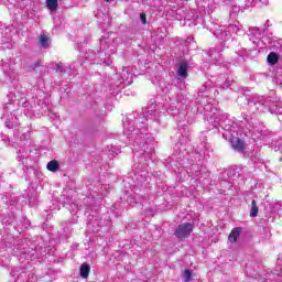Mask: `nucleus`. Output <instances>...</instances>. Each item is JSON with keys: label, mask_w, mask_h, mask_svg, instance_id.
Here are the masks:
<instances>
[{"label": "nucleus", "mask_w": 282, "mask_h": 282, "mask_svg": "<svg viewBox=\"0 0 282 282\" xmlns=\"http://www.w3.org/2000/svg\"><path fill=\"white\" fill-rule=\"evenodd\" d=\"M40 45L44 47V50H47V47H50V37L47 35H41Z\"/></svg>", "instance_id": "nucleus-21"}, {"label": "nucleus", "mask_w": 282, "mask_h": 282, "mask_svg": "<svg viewBox=\"0 0 282 282\" xmlns=\"http://www.w3.org/2000/svg\"><path fill=\"white\" fill-rule=\"evenodd\" d=\"M3 74L6 76V82L11 85H17L19 83V72L15 70L14 66L10 65L9 62L1 61Z\"/></svg>", "instance_id": "nucleus-4"}, {"label": "nucleus", "mask_w": 282, "mask_h": 282, "mask_svg": "<svg viewBox=\"0 0 282 282\" xmlns=\"http://www.w3.org/2000/svg\"><path fill=\"white\" fill-rule=\"evenodd\" d=\"M30 137L28 135V134H22L21 137H20V140H28Z\"/></svg>", "instance_id": "nucleus-27"}, {"label": "nucleus", "mask_w": 282, "mask_h": 282, "mask_svg": "<svg viewBox=\"0 0 282 282\" xmlns=\"http://www.w3.org/2000/svg\"><path fill=\"white\" fill-rule=\"evenodd\" d=\"M273 85H275V87H282V72L275 73V76L273 77Z\"/></svg>", "instance_id": "nucleus-20"}, {"label": "nucleus", "mask_w": 282, "mask_h": 282, "mask_svg": "<svg viewBox=\"0 0 282 282\" xmlns=\"http://www.w3.org/2000/svg\"><path fill=\"white\" fill-rule=\"evenodd\" d=\"M215 35L220 41H228L230 39V31H228V28L226 26H219L216 30Z\"/></svg>", "instance_id": "nucleus-9"}, {"label": "nucleus", "mask_w": 282, "mask_h": 282, "mask_svg": "<svg viewBox=\"0 0 282 282\" xmlns=\"http://www.w3.org/2000/svg\"><path fill=\"white\" fill-rule=\"evenodd\" d=\"M227 6H230L231 12H232L234 14H237V12H239V10H240L239 7L236 6L235 2H232V1H229V2L227 3Z\"/></svg>", "instance_id": "nucleus-24"}, {"label": "nucleus", "mask_w": 282, "mask_h": 282, "mask_svg": "<svg viewBox=\"0 0 282 282\" xmlns=\"http://www.w3.org/2000/svg\"><path fill=\"white\" fill-rule=\"evenodd\" d=\"M89 270H90L89 264H87V263L82 264V267L79 269L82 279H88L89 278Z\"/></svg>", "instance_id": "nucleus-18"}, {"label": "nucleus", "mask_w": 282, "mask_h": 282, "mask_svg": "<svg viewBox=\"0 0 282 282\" xmlns=\"http://www.w3.org/2000/svg\"><path fill=\"white\" fill-rule=\"evenodd\" d=\"M250 109H257L258 111H263L268 109L271 113L282 115V102L281 100L272 97H263L254 95L249 101Z\"/></svg>", "instance_id": "nucleus-2"}, {"label": "nucleus", "mask_w": 282, "mask_h": 282, "mask_svg": "<svg viewBox=\"0 0 282 282\" xmlns=\"http://www.w3.org/2000/svg\"><path fill=\"white\" fill-rule=\"evenodd\" d=\"M223 52H224V43H219L218 45L209 50L208 52L209 58L218 63L219 58H221Z\"/></svg>", "instance_id": "nucleus-8"}, {"label": "nucleus", "mask_w": 282, "mask_h": 282, "mask_svg": "<svg viewBox=\"0 0 282 282\" xmlns=\"http://www.w3.org/2000/svg\"><path fill=\"white\" fill-rule=\"evenodd\" d=\"M183 142H184V139H181L180 142L176 144V148L180 149V147H182Z\"/></svg>", "instance_id": "nucleus-28"}, {"label": "nucleus", "mask_w": 282, "mask_h": 282, "mask_svg": "<svg viewBox=\"0 0 282 282\" xmlns=\"http://www.w3.org/2000/svg\"><path fill=\"white\" fill-rule=\"evenodd\" d=\"M238 56H239L240 58H243L245 56H248V51H247V50L240 51L239 54H238Z\"/></svg>", "instance_id": "nucleus-26"}, {"label": "nucleus", "mask_w": 282, "mask_h": 282, "mask_svg": "<svg viewBox=\"0 0 282 282\" xmlns=\"http://www.w3.org/2000/svg\"><path fill=\"white\" fill-rule=\"evenodd\" d=\"M46 8L50 12H56L58 10V0H46Z\"/></svg>", "instance_id": "nucleus-16"}, {"label": "nucleus", "mask_w": 282, "mask_h": 282, "mask_svg": "<svg viewBox=\"0 0 282 282\" xmlns=\"http://www.w3.org/2000/svg\"><path fill=\"white\" fill-rule=\"evenodd\" d=\"M47 171H51L52 173H56L61 169V165L58 164V161L52 160L46 165Z\"/></svg>", "instance_id": "nucleus-15"}, {"label": "nucleus", "mask_w": 282, "mask_h": 282, "mask_svg": "<svg viewBox=\"0 0 282 282\" xmlns=\"http://www.w3.org/2000/svg\"><path fill=\"white\" fill-rule=\"evenodd\" d=\"M258 215H259V207L257 206V200H252L250 217H257Z\"/></svg>", "instance_id": "nucleus-22"}, {"label": "nucleus", "mask_w": 282, "mask_h": 282, "mask_svg": "<svg viewBox=\"0 0 282 282\" xmlns=\"http://www.w3.org/2000/svg\"><path fill=\"white\" fill-rule=\"evenodd\" d=\"M140 19L143 25H147V14L140 13Z\"/></svg>", "instance_id": "nucleus-25"}, {"label": "nucleus", "mask_w": 282, "mask_h": 282, "mask_svg": "<svg viewBox=\"0 0 282 282\" xmlns=\"http://www.w3.org/2000/svg\"><path fill=\"white\" fill-rule=\"evenodd\" d=\"M11 274H12L13 276H17V271H12Z\"/></svg>", "instance_id": "nucleus-31"}, {"label": "nucleus", "mask_w": 282, "mask_h": 282, "mask_svg": "<svg viewBox=\"0 0 282 282\" xmlns=\"http://www.w3.org/2000/svg\"><path fill=\"white\" fill-rule=\"evenodd\" d=\"M191 279H193V271L187 269V270L184 271L183 281L188 282V281H191Z\"/></svg>", "instance_id": "nucleus-23"}, {"label": "nucleus", "mask_w": 282, "mask_h": 282, "mask_svg": "<svg viewBox=\"0 0 282 282\" xmlns=\"http://www.w3.org/2000/svg\"><path fill=\"white\" fill-rule=\"evenodd\" d=\"M239 235H241V228L239 227L234 228L228 237V240L230 241V243H235V241L239 239Z\"/></svg>", "instance_id": "nucleus-14"}, {"label": "nucleus", "mask_w": 282, "mask_h": 282, "mask_svg": "<svg viewBox=\"0 0 282 282\" xmlns=\"http://www.w3.org/2000/svg\"><path fill=\"white\" fill-rule=\"evenodd\" d=\"M249 41H252L253 43H257V41H259V39H256V40L249 39Z\"/></svg>", "instance_id": "nucleus-30"}, {"label": "nucleus", "mask_w": 282, "mask_h": 282, "mask_svg": "<svg viewBox=\"0 0 282 282\" xmlns=\"http://www.w3.org/2000/svg\"><path fill=\"white\" fill-rule=\"evenodd\" d=\"M105 1H107L109 3V1H112V0H105Z\"/></svg>", "instance_id": "nucleus-32"}, {"label": "nucleus", "mask_w": 282, "mask_h": 282, "mask_svg": "<svg viewBox=\"0 0 282 282\" xmlns=\"http://www.w3.org/2000/svg\"><path fill=\"white\" fill-rule=\"evenodd\" d=\"M245 124L249 131L253 132V135L256 138H261L265 133V130H263V126H257V120L248 115L242 116Z\"/></svg>", "instance_id": "nucleus-5"}, {"label": "nucleus", "mask_w": 282, "mask_h": 282, "mask_svg": "<svg viewBox=\"0 0 282 282\" xmlns=\"http://www.w3.org/2000/svg\"><path fill=\"white\" fill-rule=\"evenodd\" d=\"M227 31L229 32V34L231 32L234 34H239V32H241V24L239 22H236L234 24H229V26L227 28Z\"/></svg>", "instance_id": "nucleus-17"}, {"label": "nucleus", "mask_w": 282, "mask_h": 282, "mask_svg": "<svg viewBox=\"0 0 282 282\" xmlns=\"http://www.w3.org/2000/svg\"><path fill=\"white\" fill-rule=\"evenodd\" d=\"M204 171H206L205 167H202L199 165H192V167L189 169V175L192 177H197L198 180H202L200 175L202 173H204Z\"/></svg>", "instance_id": "nucleus-12"}, {"label": "nucleus", "mask_w": 282, "mask_h": 282, "mask_svg": "<svg viewBox=\"0 0 282 282\" xmlns=\"http://www.w3.org/2000/svg\"><path fill=\"white\" fill-rule=\"evenodd\" d=\"M230 144L232 147L234 151H238V153H243V149L246 148V144L243 141L237 137H232Z\"/></svg>", "instance_id": "nucleus-10"}, {"label": "nucleus", "mask_w": 282, "mask_h": 282, "mask_svg": "<svg viewBox=\"0 0 282 282\" xmlns=\"http://www.w3.org/2000/svg\"><path fill=\"white\" fill-rule=\"evenodd\" d=\"M160 113L158 110H148L145 112V117L135 118L133 120V116L127 117L123 121V133L127 135L128 140H130L133 149L135 151H143V158H147L145 162L149 160H153V153H155V148H153V139L147 138V120L148 118H152V116H158Z\"/></svg>", "instance_id": "nucleus-1"}, {"label": "nucleus", "mask_w": 282, "mask_h": 282, "mask_svg": "<svg viewBox=\"0 0 282 282\" xmlns=\"http://www.w3.org/2000/svg\"><path fill=\"white\" fill-rule=\"evenodd\" d=\"M9 102H7V109H9L10 111H14V108L12 107V105H14V102H17L18 107H28V101H25V98L23 97V94L21 93H10L8 96H7Z\"/></svg>", "instance_id": "nucleus-6"}, {"label": "nucleus", "mask_w": 282, "mask_h": 282, "mask_svg": "<svg viewBox=\"0 0 282 282\" xmlns=\"http://www.w3.org/2000/svg\"><path fill=\"white\" fill-rule=\"evenodd\" d=\"M120 76L123 85H131L133 83V74L129 73V68L123 67Z\"/></svg>", "instance_id": "nucleus-11"}, {"label": "nucleus", "mask_w": 282, "mask_h": 282, "mask_svg": "<svg viewBox=\"0 0 282 282\" xmlns=\"http://www.w3.org/2000/svg\"><path fill=\"white\" fill-rule=\"evenodd\" d=\"M216 112L208 115L210 120H214V127H219L224 129L225 131H232L235 129V126H232V121L228 119V115L224 113L221 110L215 109Z\"/></svg>", "instance_id": "nucleus-3"}, {"label": "nucleus", "mask_w": 282, "mask_h": 282, "mask_svg": "<svg viewBox=\"0 0 282 282\" xmlns=\"http://www.w3.org/2000/svg\"><path fill=\"white\" fill-rule=\"evenodd\" d=\"M278 265H282V259L279 258L278 261H276Z\"/></svg>", "instance_id": "nucleus-29"}, {"label": "nucleus", "mask_w": 282, "mask_h": 282, "mask_svg": "<svg viewBox=\"0 0 282 282\" xmlns=\"http://www.w3.org/2000/svg\"><path fill=\"white\" fill-rule=\"evenodd\" d=\"M267 61L269 63V65H276V63H279V55H276V53L271 52L268 57Z\"/></svg>", "instance_id": "nucleus-19"}, {"label": "nucleus", "mask_w": 282, "mask_h": 282, "mask_svg": "<svg viewBox=\"0 0 282 282\" xmlns=\"http://www.w3.org/2000/svg\"><path fill=\"white\" fill-rule=\"evenodd\" d=\"M177 76H180L181 78H186L188 76V63L181 62L177 69Z\"/></svg>", "instance_id": "nucleus-13"}, {"label": "nucleus", "mask_w": 282, "mask_h": 282, "mask_svg": "<svg viewBox=\"0 0 282 282\" xmlns=\"http://www.w3.org/2000/svg\"><path fill=\"white\" fill-rule=\"evenodd\" d=\"M193 228L194 226L191 223L181 224L175 229L174 235L177 239H186V237H189L191 232H193Z\"/></svg>", "instance_id": "nucleus-7"}]
</instances>
